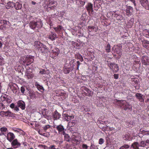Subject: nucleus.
I'll return each mask as SVG.
<instances>
[{"label":"nucleus","instance_id":"59","mask_svg":"<svg viewBox=\"0 0 149 149\" xmlns=\"http://www.w3.org/2000/svg\"><path fill=\"white\" fill-rule=\"evenodd\" d=\"M13 130L15 132H19V130H21L19 129L15 128L13 129Z\"/></svg>","mask_w":149,"mask_h":149},{"label":"nucleus","instance_id":"33","mask_svg":"<svg viewBox=\"0 0 149 149\" xmlns=\"http://www.w3.org/2000/svg\"><path fill=\"white\" fill-rule=\"evenodd\" d=\"M63 28V27L62 26L59 25L57 27L54 28V29L56 32H59L61 31Z\"/></svg>","mask_w":149,"mask_h":149},{"label":"nucleus","instance_id":"7","mask_svg":"<svg viewBox=\"0 0 149 149\" xmlns=\"http://www.w3.org/2000/svg\"><path fill=\"white\" fill-rule=\"evenodd\" d=\"M11 145L14 148H17L21 146V144L19 143L17 139H15L11 142Z\"/></svg>","mask_w":149,"mask_h":149},{"label":"nucleus","instance_id":"25","mask_svg":"<svg viewBox=\"0 0 149 149\" xmlns=\"http://www.w3.org/2000/svg\"><path fill=\"white\" fill-rule=\"evenodd\" d=\"M73 70V68L72 67H68V68H65V67L64 68L63 72L65 74H67L69 73L70 71H72Z\"/></svg>","mask_w":149,"mask_h":149},{"label":"nucleus","instance_id":"13","mask_svg":"<svg viewBox=\"0 0 149 149\" xmlns=\"http://www.w3.org/2000/svg\"><path fill=\"white\" fill-rule=\"evenodd\" d=\"M84 92L83 94L88 96H92L93 95V93L88 88L84 87Z\"/></svg>","mask_w":149,"mask_h":149},{"label":"nucleus","instance_id":"1","mask_svg":"<svg viewBox=\"0 0 149 149\" xmlns=\"http://www.w3.org/2000/svg\"><path fill=\"white\" fill-rule=\"evenodd\" d=\"M29 24L30 28L33 29H34L37 28H38L37 29H40L42 26L41 19L36 18L30 22Z\"/></svg>","mask_w":149,"mask_h":149},{"label":"nucleus","instance_id":"61","mask_svg":"<svg viewBox=\"0 0 149 149\" xmlns=\"http://www.w3.org/2000/svg\"><path fill=\"white\" fill-rule=\"evenodd\" d=\"M114 77L115 79H117L118 78V74H114Z\"/></svg>","mask_w":149,"mask_h":149},{"label":"nucleus","instance_id":"64","mask_svg":"<svg viewBox=\"0 0 149 149\" xmlns=\"http://www.w3.org/2000/svg\"><path fill=\"white\" fill-rule=\"evenodd\" d=\"M14 110H15L16 111H18L19 110V109L18 107H17V106L15 107L14 108Z\"/></svg>","mask_w":149,"mask_h":149},{"label":"nucleus","instance_id":"55","mask_svg":"<svg viewBox=\"0 0 149 149\" xmlns=\"http://www.w3.org/2000/svg\"><path fill=\"white\" fill-rule=\"evenodd\" d=\"M73 140H74L75 141H76V142H79L80 140L79 139H78L76 136L74 137V139H73Z\"/></svg>","mask_w":149,"mask_h":149},{"label":"nucleus","instance_id":"3","mask_svg":"<svg viewBox=\"0 0 149 149\" xmlns=\"http://www.w3.org/2000/svg\"><path fill=\"white\" fill-rule=\"evenodd\" d=\"M21 63L23 65L28 66L33 61V58L32 56H27L26 57L21 58Z\"/></svg>","mask_w":149,"mask_h":149},{"label":"nucleus","instance_id":"29","mask_svg":"<svg viewBox=\"0 0 149 149\" xmlns=\"http://www.w3.org/2000/svg\"><path fill=\"white\" fill-rule=\"evenodd\" d=\"M140 146V145L138 142H134L132 145V147L134 149H139V147Z\"/></svg>","mask_w":149,"mask_h":149},{"label":"nucleus","instance_id":"26","mask_svg":"<svg viewBox=\"0 0 149 149\" xmlns=\"http://www.w3.org/2000/svg\"><path fill=\"white\" fill-rule=\"evenodd\" d=\"M86 8L87 11H88L89 13L90 11L92 12L93 11V5L91 3H89L88 6L86 7Z\"/></svg>","mask_w":149,"mask_h":149},{"label":"nucleus","instance_id":"41","mask_svg":"<svg viewBox=\"0 0 149 149\" xmlns=\"http://www.w3.org/2000/svg\"><path fill=\"white\" fill-rule=\"evenodd\" d=\"M146 142H145L144 141H141L140 143V146L142 147H144L146 146V143H145Z\"/></svg>","mask_w":149,"mask_h":149},{"label":"nucleus","instance_id":"9","mask_svg":"<svg viewBox=\"0 0 149 149\" xmlns=\"http://www.w3.org/2000/svg\"><path fill=\"white\" fill-rule=\"evenodd\" d=\"M142 6L147 10H149V3L147 0H141Z\"/></svg>","mask_w":149,"mask_h":149},{"label":"nucleus","instance_id":"28","mask_svg":"<svg viewBox=\"0 0 149 149\" xmlns=\"http://www.w3.org/2000/svg\"><path fill=\"white\" fill-rule=\"evenodd\" d=\"M75 56L76 58L79 59L81 62L84 61L82 56L79 53H78L75 54Z\"/></svg>","mask_w":149,"mask_h":149},{"label":"nucleus","instance_id":"60","mask_svg":"<svg viewBox=\"0 0 149 149\" xmlns=\"http://www.w3.org/2000/svg\"><path fill=\"white\" fill-rule=\"evenodd\" d=\"M86 16H87L85 14H83L81 17L82 18V19H83L85 20V19Z\"/></svg>","mask_w":149,"mask_h":149},{"label":"nucleus","instance_id":"4","mask_svg":"<svg viewBox=\"0 0 149 149\" xmlns=\"http://www.w3.org/2000/svg\"><path fill=\"white\" fill-rule=\"evenodd\" d=\"M10 24L9 21L0 19V29L5 30L9 27Z\"/></svg>","mask_w":149,"mask_h":149},{"label":"nucleus","instance_id":"48","mask_svg":"<svg viewBox=\"0 0 149 149\" xmlns=\"http://www.w3.org/2000/svg\"><path fill=\"white\" fill-rule=\"evenodd\" d=\"M7 130V129L5 127H2L0 129V130L1 132H6Z\"/></svg>","mask_w":149,"mask_h":149},{"label":"nucleus","instance_id":"12","mask_svg":"<svg viewBox=\"0 0 149 149\" xmlns=\"http://www.w3.org/2000/svg\"><path fill=\"white\" fill-rule=\"evenodd\" d=\"M63 120L68 121L74 118V116H69L68 114H63Z\"/></svg>","mask_w":149,"mask_h":149},{"label":"nucleus","instance_id":"11","mask_svg":"<svg viewBox=\"0 0 149 149\" xmlns=\"http://www.w3.org/2000/svg\"><path fill=\"white\" fill-rule=\"evenodd\" d=\"M112 15L114 17H115L118 20H121L123 19V17L119 13H118L116 11H113Z\"/></svg>","mask_w":149,"mask_h":149},{"label":"nucleus","instance_id":"27","mask_svg":"<svg viewBox=\"0 0 149 149\" xmlns=\"http://www.w3.org/2000/svg\"><path fill=\"white\" fill-rule=\"evenodd\" d=\"M15 7L16 10L20 9L22 7V5L21 4H20L19 2H17L15 3H14Z\"/></svg>","mask_w":149,"mask_h":149},{"label":"nucleus","instance_id":"30","mask_svg":"<svg viewBox=\"0 0 149 149\" xmlns=\"http://www.w3.org/2000/svg\"><path fill=\"white\" fill-rule=\"evenodd\" d=\"M122 51V49L121 47H118L116 48L115 50V52L117 54L120 55L121 54Z\"/></svg>","mask_w":149,"mask_h":149},{"label":"nucleus","instance_id":"54","mask_svg":"<svg viewBox=\"0 0 149 149\" xmlns=\"http://www.w3.org/2000/svg\"><path fill=\"white\" fill-rule=\"evenodd\" d=\"M48 38L49 39H51L52 41H53L56 39L53 36H52V35H50Z\"/></svg>","mask_w":149,"mask_h":149},{"label":"nucleus","instance_id":"63","mask_svg":"<svg viewBox=\"0 0 149 149\" xmlns=\"http://www.w3.org/2000/svg\"><path fill=\"white\" fill-rule=\"evenodd\" d=\"M55 146L54 145H52L50 146L49 148V149H56L54 148Z\"/></svg>","mask_w":149,"mask_h":149},{"label":"nucleus","instance_id":"19","mask_svg":"<svg viewBox=\"0 0 149 149\" xmlns=\"http://www.w3.org/2000/svg\"><path fill=\"white\" fill-rule=\"evenodd\" d=\"M17 106L22 110H24L25 109V103L22 100H19L17 102Z\"/></svg>","mask_w":149,"mask_h":149},{"label":"nucleus","instance_id":"16","mask_svg":"<svg viewBox=\"0 0 149 149\" xmlns=\"http://www.w3.org/2000/svg\"><path fill=\"white\" fill-rule=\"evenodd\" d=\"M57 130L58 131L59 133H61L62 134H64L65 133L64 131V129L63 126L61 125H58L56 127Z\"/></svg>","mask_w":149,"mask_h":149},{"label":"nucleus","instance_id":"24","mask_svg":"<svg viewBox=\"0 0 149 149\" xmlns=\"http://www.w3.org/2000/svg\"><path fill=\"white\" fill-rule=\"evenodd\" d=\"M6 116L8 117H15V114L9 110L6 111Z\"/></svg>","mask_w":149,"mask_h":149},{"label":"nucleus","instance_id":"52","mask_svg":"<svg viewBox=\"0 0 149 149\" xmlns=\"http://www.w3.org/2000/svg\"><path fill=\"white\" fill-rule=\"evenodd\" d=\"M6 111H1L0 112V115L2 116H6Z\"/></svg>","mask_w":149,"mask_h":149},{"label":"nucleus","instance_id":"62","mask_svg":"<svg viewBox=\"0 0 149 149\" xmlns=\"http://www.w3.org/2000/svg\"><path fill=\"white\" fill-rule=\"evenodd\" d=\"M143 47L145 48H147L148 46L145 42L143 43Z\"/></svg>","mask_w":149,"mask_h":149},{"label":"nucleus","instance_id":"18","mask_svg":"<svg viewBox=\"0 0 149 149\" xmlns=\"http://www.w3.org/2000/svg\"><path fill=\"white\" fill-rule=\"evenodd\" d=\"M143 95L140 93H137L135 94V96L137 99L142 102H143L144 101V98L143 97Z\"/></svg>","mask_w":149,"mask_h":149},{"label":"nucleus","instance_id":"35","mask_svg":"<svg viewBox=\"0 0 149 149\" xmlns=\"http://www.w3.org/2000/svg\"><path fill=\"white\" fill-rule=\"evenodd\" d=\"M75 124V121L74 120H73L72 121H70L68 123V125L70 127L73 126Z\"/></svg>","mask_w":149,"mask_h":149},{"label":"nucleus","instance_id":"38","mask_svg":"<svg viewBox=\"0 0 149 149\" xmlns=\"http://www.w3.org/2000/svg\"><path fill=\"white\" fill-rule=\"evenodd\" d=\"M130 147L128 145H124L121 146L120 149H127Z\"/></svg>","mask_w":149,"mask_h":149},{"label":"nucleus","instance_id":"45","mask_svg":"<svg viewBox=\"0 0 149 149\" xmlns=\"http://www.w3.org/2000/svg\"><path fill=\"white\" fill-rule=\"evenodd\" d=\"M5 108V106L2 103H0V109L3 110Z\"/></svg>","mask_w":149,"mask_h":149},{"label":"nucleus","instance_id":"36","mask_svg":"<svg viewBox=\"0 0 149 149\" xmlns=\"http://www.w3.org/2000/svg\"><path fill=\"white\" fill-rule=\"evenodd\" d=\"M29 95L31 99H32L34 95V97L35 98H36V96H35V95L34 93L32 92H31V91H29Z\"/></svg>","mask_w":149,"mask_h":149},{"label":"nucleus","instance_id":"23","mask_svg":"<svg viewBox=\"0 0 149 149\" xmlns=\"http://www.w3.org/2000/svg\"><path fill=\"white\" fill-rule=\"evenodd\" d=\"M133 8L130 6H128L126 9L127 14V15H130V14L133 11Z\"/></svg>","mask_w":149,"mask_h":149},{"label":"nucleus","instance_id":"57","mask_svg":"<svg viewBox=\"0 0 149 149\" xmlns=\"http://www.w3.org/2000/svg\"><path fill=\"white\" fill-rule=\"evenodd\" d=\"M77 70H78L79 68V65H80V64L81 63H80L79 62V61H77Z\"/></svg>","mask_w":149,"mask_h":149},{"label":"nucleus","instance_id":"5","mask_svg":"<svg viewBox=\"0 0 149 149\" xmlns=\"http://www.w3.org/2000/svg\"><path fill=\"white\" fill-rule=\"evenodd\" d=\"M108 66L110 69L112 70L114 72L116 73L119 70V68L117 64L113 63H107Z\"/></svg>","mask_w":149,"mask_h":149},{"label":"nucleus","instance_id":"20","mask_svg":"<svg viewBox=\"0 0 149 149\" xmlns=\"http://www.w3.org/2000/svg\"><path fill=\"white\" fill-rule=\"evenodd\" d=\"M122 137L124 140L126 141H130L132 139L131 135L129 134L123 135Z\"/></svg>","mask_w":149,"mask_h":149},{"label":"nucleus","instance_id":"44","mask_svg":"<svg viewBox=\"0 0 149 149\" xmlns=\"http://www.w3.org/2000/svg\"><path fill=\"white\" fill-rule=\"evenodd\" d=\"M72 46H74V47H75L76 46L77 47H78L79 46H80V45L79 44V43H75V42L73 43V41L72 42Z\"/></svg>","mask_w":149,"mask_h":149},{"label":"nucleus","instance_id":"58","mask_svg":"<svg viewBox=\"0 0 149 149\" xmlns=\"http://www.w3.org/2000/svg\"><path fill=\"white\" fill-rule=\"evenodd\" d=\"M143 134H144L145 135H149V131H146L145 130H143Z\"/></svg>","mask_w":149,"mask_h":149},{"label":"nucleus","instance_id":"42","mask_svg":"<svg viewBox=\"0 0 149 149\" xmlns=\"http://www.w3.org/2000/svg\"><path fill=\"white\" fill-rule=\"evenodd\" d=\"M106 122V121H103L101 120H98L97 121V123L99 124V125H101L102 124L104 125V123Z\"/></svg>","mask_w":149,"mask_h":149},{"label":"nucleus","instance_id":"43","mask_svg":"<svg viewBox=\"0 0 149 149\" xmlns=\"http://www.w3.org/2000/svg\"><path fill=\"white\" fill-rule=\"evenodd\" d=\"M38 147L41 148H42L44 149H47L48 147L47 146H45V145H39L38 146Z\"/></svg>","mask_w":149,"mask_h":149},{"label":"nucleus","instance_id":"37","mask_svg":"<svg viewBox=\"0 0 149 149\" xmlns=\"http://www.w3.org/2000/svg\"><path fill=\"white\" fill-rule=\"evenodd\" d=\"M110 45L109 44H108L106 47V50L108 52H109L110 51Z\"/></svg>","mask_w":149,"mask_h":149},{"label":"nucleus","instance_id":"10","mask_svg":"<svg viewBox=\"0 0 149 149\" xmlns=\"http://www.w3.org/2000/svg\"><path fill=\"white\" fill-rule=\"evenodd\" d=\"M46 109H42V114L45 118L49 120L50 119V116L48 115V111Z\"/></svg>","mask_w":149,"mask_h":149},{"label":"nucleus","instance_id":"47","mask_svg":"<svg viewBox=\"0 0 149 149\" xmlns=\"http://www.w3.org/2000/svg\"><path fill=\"white\" fill-rule=\"evenodd\" d=\"M104 140L102 138H100L99 141V144L100 145L102 144L104 142Z\"/></svg>","mask_w":149,"mask_h":149},{"label":"nucleus","instance_id":"8","mask_svg":"<svg viewBox=\"0 0 149 149\" xmlns=\"http://www.w3.org/2000/svg\"><path fill=\"white\" fill-rule=\"evenodd\" d=\"M40 48L39 49V51H40L42 53H46L48 50V49L45 45L41 43L39 45Z\"/></svg>","mask_w":149,"mask_h":149},{"label":"nucleus","instance_id":"56","mask_svg":"<svg viewBox=\"0 0 149 149\" xmlns=\"http://www.w3.org/2000/svg\"><path fill=\"white\" fill-rule=\"evenodd\" d=\"M15 107V105L13 103L11 104L10 105V107L12 109H14Z\"/></svg>","mask_w":149,"mask_h":149},{"label":"nucleus","instance_id":"14","mask_svg":"<svg viewBox=\"0 0 149 149\" xmlns=\"http://www.w3.org/2000/svg\"><path fill=\"white\" fill-rule=\"evenodd\" d=\"M15 138V136L13 133L9 132L7 134V139L10 142H11Z\"/></svg>","mask_w":149,"mask_h":149},{"label":"nucleus","instance_id":"22","mask_svg":"<svg viewBox=\"0 0 149 149\" xmlns=\"http://www.w3.org/2000/svg\"><path fill=\"white\" fill-rule=\"evenodd\" d=\"M15 6L14 3L13 2L9 1L7 3V4L5 7L7 9H9L13 8Z\"/></svg>","mask_w":149,"mask_h":149},{"label":"nucleus","instance_id":"50","mask_svg":"<svg viewBox=\"0 0 149 149\" xmlns=\"http://www.w3.org/2000/svg\"><path fill=\"white\" fill-rule=\"evenodd\" d=\"M40 73L42 74H45L46 73V71L44 69H42L40 71Z\"/></svg>","mask_w":149,"mask_h":149},{"label":"nucleus","instance_id":"15","mask_svg":"<svg viewBox=\"0 0 149 149\" xmlns=\"http://www.w3.org/2000/svg\"><path fill=\"white\" fill-rule=\"evenodd\" d=\"M53 56L52 58H54L55 57L58 56L60 53V51L59 49L57 48H55L52 51Z\"/></svg>","mask_w":149,"mask_h":149},{"label":"nucleus","instance_id":"53","mask_svg":"<svg viewBox=\"0 0 149 149\" xmlns=\"http://www.w3.org/2000/svg\"><path fill=\"white\" fill-rule=\"evenodd\" d=\"M25 91V89L24 87L22 86L21 88V91L22 94H24Z\"/></svg>","mask_w":149,"mask_h":149},{"label":"nucleus","instance_id":"2","mask_svg":"<svg viewBox=\"0 0 149 149\" xmlns=\"http://www.w3.org/2000/svg\"><path fill=\"white\" fill-rule=\"evenodd\" d=\"M116 104L120 108H122L125 111L129 110H132V106L131 105L129 104L124 100H117Z\"/></svg>","mask_w":149,"mask_h":149},{"label":"nucleus","instance_id":"6","mask_svg":"<svg viewBox=\"0 0 149 149\" xmlns=\"http://www.w3.org/2000/svg\"><path fill=\"white\" fill-rule=\"evenodd\" d=\"M141 61L142 64L144 65H149V58L147 56H143L141 59Z\"/></svg>","mask_w":149,"mask_h":149},{"label":"nucleus","instance_id":"21","mask_svg":"<svg viewBox=\"0 0 149 149\" xmlns=\"http://www.w3.org/2000/svg\"><path fill=\"white\" fill-rule=\"evenodd\" d=\"M88 29L89 32H90L93 31H95V32H96L98 30V28L97 27H96L95 26H88Z\"/></svg>","mask_w":149,"mask_h":149},{"label":"nucleus","instance_id":"31","mask_svg":"<svg viewBox=\"0 0 149 149\" xmlns=\"http://www.w3.org/2000/svg\"><path fill=\"white\" fill-rule=\"evenodd\" d=\"M26 75L28 79H32L33 76V74H32V72H28L27 71L26 73Z\"/></svg>","mask_w":149,"mask_h":149},{"label":"nucleus","instance_id":"32","mask_svg":"<svg viewBox=\"0 0 149 149\" xmlns=\"http://www.w3.org/2000/svg\"><path fill=\"white\" fill-rule=\"evenodd\" d=\"M37 88L38 90L40 91L41 92H43L44 91V89L43 87L42 86L40 85L39 84H37Z\"/></svg>","mask_w":149,"mask_h":149},{"label":"nucleus","instance_id":"49","mask_svg":"<svg viewBox=\"0 0 149 149\" xmlns=\"http://www.w3.org/2000/svg\"><path fill=\"white\" fill-rule=\"evenodd\" d=\"M82 147L83 149H87L88 147V146L86 144H83L82 145Z\"/></svg>","mask_w":149,"mask_h":149},{"label":"nucleus","instance_id":"46","mask_svg":"<svg viewBox=\"0 0 149 149\" xmlns=\"http://www.w3.org/2000/svg\"><path fill=\"white\" fill-rule=\"evenodd\" d=\"M108 129V126L106 125H105L102 127V130L103 131H105L107 130Z\"/></svg>","mask_w":149,"mask_h":149},{"label":"nucleus","instance_id":"34","mask_svg":"<svg viewBox=\"0 0 149 149\" xmlns=\"http://www.w3.org/2000/svg\"><path fill=\"white\" fill-rule=\"evenodd\" d=\"M51 127V126L49 125H46L43 127L42 128L43 129V130L45 132H47V130L49 129Z\"/></svg>","mask_w":149,"mask_h":149},{"label":"nucleus","instance_id":"39","mask_svg":"<svg viewBox=\"0 0 149 149\" xmlns=\"http://www.w3.org/2000/svg\"><path fill=\"white\" fill-rule=\"evenodd\" d=\"M38 133L40 134L41 135H43L45 136H46L47 137H48L49 136V134L47 135H45V134H46L45 133H43L42 131L41 130H39L38 131Z\"/></svg>","mask_w":149,"mask_h":149},{"label":"nucleus","instance_id":"40","mask_svg":"<svg viewBox=\"0 0 149 149\" xmlns=\"http://www.w3.org/2000/svg\"><path fill=\"white\" fill-rule=\"evenodd\" d=\"M65 140L67 141H70V137L68 134H66L65 136Z\"/></svg>","mask_w":149,"mask_h":149},{"label":"nucleus","instance_id":"51","mask_svg":"<svg viewBox=\"0 0 149 149\" xmlns=\"http://www.w3.org/2000/svg\"><path fill=\"white\" fill-rule=\"evenodd\" d=\"M10 88L13 91V93L15 92V91L16 90H17V88L13 86H10Z\"/></svg>","mask_w":149,"mask_h":149},{"label":"nucleus","instance_id":"17","mask_svg":"<svg viewBox=\"0 0 149 149\" xmlns=\"http://www.w3.org/2000/svg\"><path fill=\"white\" fill-rule=\"evenodd\" d=\"M53 116L54 120H57L60 119L61 117V115L57 110H56L53 113Z\"/></svg>","mask_w":149,"mask_h":149}]
</instances>
